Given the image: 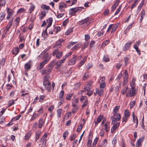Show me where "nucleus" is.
I'll return each mask as SVG.
<instances>
[{
  "label": "nucleus",
  "mask_w": 147,
  "mask_h": 147,
  "mask_svg": "<svg viewBox=\"0 0 147 147\" xmlns=\"http://www.w3.org/2000/svg\"><path fill=\"white\" fill-rule=\"evenodd\" d=\"M105 78L104 77L102 76V77L100 79L99 81V83H105Z\"/></svg>",
  "instance_id": "0e129e2a"
},
{
  "label": "nucleus",
  "mask_w": 147,
  "mask_h": 147,
  "mask_svg": "<svg viewBox=\"0 0 147 147\" xmlns=\"http://www.w3.org/2000/svg\"><path fill=\"white\" fill-rule=\"evenodd\" d=\"M77 43L76 42H69V45L67 46V48L69 49V48L71 46Z\"/></svg>",
  "instance_id": "864d4df0"
},
{
  "label": "nucleus",
  "mask_w": 147,
  "mask_h": 147,
  "mask_svg": "<svg viewBox=\"0 0 147 147\" xmlns=\"http://www.w3.org/2000/svg\"><path fill=\"white\" fill-rule=\"evenodd\" d=\"M63 63V61L61 60H59L56 62V67L57 68L60 67L62 63Z\"/></svg>",
  "instance_id": "f704fd0d"
},
{
  "label": "nucleus",
  "mask_w": 147,
  "mask_h": 147,
  "mask_svg": "<svg viewBox=\"0 0 147 147\" xmlns=\"http://www.w3.org/2000/svg\"><path fill=\"white\" fill-rule=\"evenodd\" d=\"M57 116L58 117H61V109H59L57 110Z\"/></svg>",
  "instance_id": "3c124183"
},
{
  "label": "nucleus",
  "mask_w": 147,
  "mask_h": 147,
  "mask_svg": "<svg viewBox=\"0 0 147 147\" xmlns=\"http://www.w3.org/2000/svg\"><path fill=\"white\" fill-rule=\"evenodd\" d=\"M89 139L88 140V144L87 146L88 147H91V143H92V140H90V137L91 136V133H90L89 135Z\"/></svg>",
  "instance_id": "e433bc0d"
},
{
  "label": "nucleus",
  "mask_w": 147,
  "mask_h": 147,
  "mask_svg": "<svg viewBox=\"0 0 147 147\" xmlns=\"http://www.w3.org/2000/svg\"><path fill=\"white\" fill-rule=\"evenodd\" d=\"M89 20V18L88 17L83 19V27H86L90 24Z\"/></svg>",
  "instance_id": "4468645a"
},
{
  "label": "nucleus",
  "mask_w": 147,
  "mask_h": 147,
  "mask_svg": "<svg viewBox=\"0 0 147 147\" xmlns=\"http://www.w3.org/2000/svg\"><path fill=\"white\" fill-rule=\"evenodd\" d=\"M49 76H45L44 77L43 81V84L45 86V88L48 90V92H49L51 88V84L50 82H49Z\"/></svg>",
  "instance_id": "f257e3e1"
},
{
  "label": "nucleus",
  "mask_w": 147,
  "mask_h": 147,
  "mask_svg": "<svg viewBox=\"0 0 147 147\" xmlns=\"http://www.w3.org/2000/svg\"><path fill=\"white\" fill-rule=\"evenodd\" d=\"M124 116L129 117L130 115L129 112L128 110H125L124 112Z\"/></svg>",
  "instance_id": "49530a36"
},
{
  "label": "nucleus",
  "mask_w": 147,
  "mask_h": 147,
  "mask_svg": "<svg viewBox=\"0 0 147 147\" xmlns=\"http://www.w3.org/2000/svg\"><path fill=\"white\" fill-rule=\"evenodd\" d=\"M47 134H45L42 136L39 140L40 142H42V145L45 147L46 145V144L47 141Z\"/></svg>",
  "instance_id": "f03ea898"
},
{
  "label": "nucleus",
  "mask_w": 147,
  "mask_h": 147,
  "mask_svg": "<svg viewBox=\"0 0 147 147\" xmlns=\"http://www.w3.org/2000/svg\"><path fill=\"white\" fill-rule=\"evenodd\" d=\"M92 83V81L88 82L87 84L84 87V90H83V92L89 90L90 89V87Z\"/></svg>",
  "instance_id": "423d86ee"
},
{
  "label": "nucleus",
  "mask_w": 147,
  "mask_h": 147,
  "mask_svg": "<svg viewBox=\"0 0 147 147\" xmlns=\"http://www.w3.org/2000/svg\"><path fill=\"white\" fill-rule=\"evenodd\" d=\"M124 59L125 61V66H126L129 63V60L130 59V57L129 55L125 57H124Z\"/></svg>",
  "instance_id": "bb28decb"
},
{
  "label": "nucleus",
  "mask_w": 147,
  "mask_h": 147,
  "mask_svg": "<svg viewBox=\"0 0 147 147\" xmlns=\"http://www.w3.org/2000/svg\"><path fill=\"white\" fill-rule=\"evenodd\" d=\"M111 119H112V124H113V125H115V124H116V123L118 121H119V120H117L116 118L114 117L113 116H111Z\"/></svg>",
  "instance_id": "2f4dec72"
},
{
  "label": "nucleus",
  "mask_w": 147,
  "mask_h": 147,
  "mask_svg": "<svg viewBox=\"0 0 147 147\" xmlns=\"http://www.w3.org/2000/svg\"><path fill=\"white\" fill-rule=\"evenodd\" d=\"M135 104V101H133L131 102L130 103V109L132 108L134 106Z\"/></svg>",
  "instance_id": "052dcab7"
},
{
  "label": "nucleus",
  "mask_w": 147,
  "mask_h": 147,
  "mask_svg": "<svg viewBox=\"0 0 147 147\" xmlns=\"http://www.w3.org/2000/svg\"><path fill=\"white\" fill-rule=\"evenodd\" d=\"M132 43L131 42H129L126 43L123 47V50L125 51L127 50L130 48Z\"/></svg>",
  "instance_id": "9b49d317"
},
{
  "label": "nucleus",
  "mask_w": 147,
  "mask_h": 147,
  "mask_svg": "<svg viewBox=\"0 0 147 147\" xmlns=\"http://www.w3.org/2000/svg\"><path fill=\"white\" fill-rule=\"evenodd\" d=\"M119 3V1H117L113 5L111 8V10L112 11H114L116 7L118 5Z\"/></svg>",
  "instance_id": "b1692460"
},
{
  "label": "nucleus",
  "mask_w": 147,
  "mask_h": 147,
  "mask_svg": "<svg viewBox=\"0 0 147 147\" xmlns=\"http://www.w3.org/2000/svg\"><path fill=\"white\" fill-rule=\"evenodd\" d=\"M31 65L29 63H26L24 65V68L26 70H28L30 68Z\"/></svg>",
  "instance_id": "72a5a7b5"
},
{
  "label": "nucleus",
  "mask_w": 147,
  "mask_h": 147,
  "mask_svg": "<svg viewBox=\"0 0 147 147\" xmlns=\"http://www.w3.org/2000/svg\"><path fill=\"white\" fill-rule=\"evenodd\" d=\"M139 1L138 0H136L134 2L133 4L132 5L131 7V9H132L134 8L137 5V3Z\"/></svg>",
  "instance_id": "58836bf2"
},
{
  "label": "nucleus",
  "mask_w": 147,
  "mask_h": 147,
  "mask_svg": "<svg viewBox=\"0 0 147 147\" xmlns=\"http://www.w3.org/2000/svg\"><path fill=\"white\" fill-rule=\"evenodd\" d=\"M73 28L69 29L65 33V35H68L73 32Z\"/></svg>",
  "instance_id": "c9c22d12"
},
{
  "label": "nucleus",
  "mask_w": 147,
  "mask_h": 147,
  "mask_svg": "<svg viewBox=\"0 0 147 147\" xmlns=\"http://www.w3.org/2000/svg\"><path fill=\"white\" fill-rule=\"evenodd\" d=\"M55 64H56V61L55 60H53L51 61L48 65L53 67Z\"/></svg>",
  "instance_id": "c03bdc74"
},
{
  "label": "nucleus",
  "mask_w": 147,
  "mask_h": 147,
  "mask_svg": "<svg viewBox=\"0 0 147 147\" xmlns=\"http://www.w3.org/2000/svg\"><path fill=\"white\" fill-rule=\"evenodd\" d=\"M42 134V132L40 131H36L35 133V142L37 141L40 138V136Z\"/></svg>",
  "instance_id": "f3484780"
},
{
  "label": "nucleus",
  "mask_w": 147,
  "mask_h": 147,
  "mask_svg": "<svg viewBox=\"0 0 147 147\" xmlns=\"http://www.w3.org/2000/svg\"><path fill=\"white\" fill-rule=\"evenodd\" d=\"M119 26L118 24H115L113 25L112 28V29L111 31V33H112L114 32L116 30Z\"/></svg>",
  "instance_id": "4be33fe9"
},
{
  "label": "nucleus",
  "mask_w": 147,
  "mask_h": 147,
  "mask_svg": "<svg viewBox=\"0 0 147 147\" xmlns=\"http://www.w3.org/2000/svg\"><path fill=\"white\" fill-rule=\"evenodd\" d=\"M0 5L1 6L4 5L6 3V1L5 0H1L0 1Z\"/></svg>",
  "instance_id": "69168bd1"
},
{
  "label": "nucleus",
  "mask_w": 147,
  "mask_h": 147,
  "mask_svg": "<svg viewBox=\"0 0 147 147\" xmlns=\"http://www.w3.org/2000/svg\"><path fill=\"white\" fill-rule=\"evenodd\" d=\"M98 138L97 137H96L95 139L94 140V142L92 143V146L94 147H95V146L97 143V142L98 140Z\"/></svg>",
  "instance_id": "a18cd8bd"
},
{
  "label": "nucleus",
  "mask_w": 147,
  "mask_h": 147,
  "mask_svg": "<svg viewBox=\"0 0 147 147\" xmlns=\"http://www.w3.org/2000/svg\"><path fill=\"white\" fill-rule=\"evenodd\" d=\"M78 102V98L75 99L72 102V106L74 107H76Z\"/></svg>",
  "instance_id": "c756f323"
},
{
  "label": "nucleus",
  "mask_w": 147,
  "mask_h": 147,
  "mask_svg": "<svg viewBox=\"0 0 147 147\" xmlns=\"http://www.w3.org/2000/svg\"><path fill=\"white\" fill-rule=\"evenodd\" d=\"M119 125V123H117L116 124L114 125L111 128V132L112 133H114L116 129L118 128Z\"/></svg>",
  "instance_id": "9d476101"
},
{
  "label": "nucleus",
  "mask_w": 147,
  "mask_h": 147,
  "mask_svg": "<svg viewBox=\"0 0 147 147\" xmlns=\"http://www.w3.org/2000/svg\"><path fill=\"white\" fill-rule=\"evenodd\" d=\"M46 15V12L45 11H43L41 12L40 15V19L41 20L45 17Z\"/></svg>",
  "instance_id": "5701e85b"
},
{
  "label": "nucleus",
  "mask_w": 147,
  "mask_h": 147,
  "mask_svg": "<svg viewBox=\"0 0 147 147\" xmlns=\"http://www.w3.org/2000/svg\"><path fill=\"white\" fill-rule=\"evenodd\" d=\"M110 124L108 122H106L103 126L102 129L105 130L106 132H107L110 130Z\"/></svg>",
  "instance_id": "0eeeda50"
},
{
  "label": "nucleus",
  "mask_w": 147,
  "mask_h": 147,
  "mask_svg": "<svg viewBox=\"0 0 147 147\" xmlns=\"http://www.w3.org/2000/svg\"><path fill=\"white\" fill-rule=\"evenodd\" d=\"M145 10H143L141 12L139 13V15H140V22L141 23L142 20L145 17Z\"/></svg>",
  "instance_id": "dca6fc26"
},
{
  "label": "nucleus",
  "mask_w": 147,
  "mask_h": 147,
  "mask_svg": "<svg viewBox=\"0 0 147 147\" xmlns=\"http://www.w3.org/2000/svg\"><path fill=\"white\" fill-rule=\"evenodd\" d=\"M69 134V133L68 131H65L64 132L63 134V138L64 140H65L66 138V136L68 135Z\"/></svg>",
  "instance_id": "de8ad7c7"
},
{
  "label": "nucleus",
  "mask_w": 147,
  "mask_h": 147,
  "mask_svg": "<svg viewBox=\"0 0 147 147\" xmlns=\"http://www.w3.org/2000/svg\"><path fill=\"white\" fill-rule=\"evenodd\" d=\"M19 51V49L18 48H15L12 51V54H15V55H16L18 53Z\"/></svg>",
  "instance_id": "ea45409f"
},
{
  "label": "nucleus",
  "mask_w": 147,
  "mask_h": 147,
  "mask_svg": "<svg viewBox=\"0 0 147 147\" xmlns=\"http://www.w3.org/2000/svg\"><path fill=\"white\" fill-rule=\"evenodd\" d=\"M35 7L34 5L32 4H31V6L29 9L30 13H31L34 10Z\"/></svg>",
  "instance_id": "a19ab883"
},
{
  "label": "nucleus",
  "mask_w": 147,
  "mask_h": 147,
  "mask_svg": "<svg viewBox=\"0 0 147 147\" xmlns=\"http://www.w3.org/2000/svg\"><path fill=\"white\" fill-rule=\"evenodd\" d=\"M47 29L45 30L42 33V36L44 37H45L47 36Z\"/></svg>",
  "instance_id": "5fc2aeb1"
},
{
  "label": "nucleus",
  "mask_w": 147,
  "mask_h": 147,
  "mask_svg": "<svg viewBox=\"0 0 147 147\" xmlns=\"http://www.w3.org/2000/svg\"><path fill=\"white\" fill-rule=\"evenodd\" d=\"M83 107L87 106L88 104V100H87V97L85 96H83Z\"/></svg>",
  "instance_id": "cd10ccee"
},
{
  "label": "nucleus",
  "mask_w": 147,
  "mask_h": 147,
  "mask_svg": "<svg viewBox=\"0 0 147 147\" xmlns=\"http://www.w3.org/2000/svg\"><path fill=\"white\" fill-rule=\"evenodd\" d=\"M128 87L127 86H125L121 90V93L123 95H124L125 93H127V90H128Z\"/></svg>",
  "instance_id": "4c0bfd02"
},
{
  "label": "nucleus",
  "mask_w": 147,
  "mask_h": 147,
  "mask_svg": "<svg viewBox=\"0 0 147 147\" xmlns=\"http://www.w3.org/2000/svg\"><path fill=\"white\" fill-rule=\"evenodd\" d=\"M64 92L63 90H61L59 94V97L61 98L64 94Z\"/></svg>",
  "instance_id": "680f3d73"
},
{
  "label": "nucleus",
  "mask_w": 147,
  "mask_h": 147,
  "mask_svg": "<svg viewBox=\"0 0 147 147\" xmlns=\"http://www.w3.org/2000/svg\"><path fill=\"white\" fill-rule=\"evenodd\" d=\"M44 124V122L42 118L39 119L38 122V126L40 128H41Z\"/></svg>",
  "instance_id": "aec40b11"
},
{
  "label": "nucleus",
  "mask_w": 147,
  "mask_h": 147,
  "mask_svg": "<svg viewBox=\"0 0 147 147\" xmlns=\"http://www.w3.org/2000/svg\"><path fill=\"white\" fill-rule=\"evenodd\" d=\"M47 63V62L43 60V61L40 63L39 66L38 67V68L39 69H42L44 65Z\"/></svg>",
  "instance_id": "a878e982"
},
{
  "label": "nucleus",
  "mask_w": 147,
  "mask_h": 147,
  "mask_svg": "<svg viewBox=\"0 0 147 147\" xmlns=\"http://www.w3.org/2000/svg\"><path fill=\"white\" fill-rule=\"evenodd\" d=\"M128 117L124 116L122 119V122H125V123L127 121Z\"/></svg>",
  "instance_id": "e2e57ef3"
},
{
  "label": "nucleus",
  "mask_w": 147,
  "mask_h": 147,
  "mask_svg": "<svg viewBox=\"0 0 147 147\" xmlns=\"http://www.w3.org/2000/svg\"><path fill=\"white\" fill-rule=\"evenodd\" d=\"M109 42V40H106L103 42L102 44V47H103L104 46H105V45L108 44Z\"/></svg>",
  "instance_id": "8fccbe9b"
},
{
  "label": "nucleus",
  "mask_w": 147,
  "mask_h": 147,
  "mask_svg": "<svg viewBox=\"0 0 147 147\" xmlns=\"http://www.w3.org/2000/svg\"><path fill=\"white\" fill-rule=\"evenodd\" d=\"M53 55L54 56L55 55L57 59H60L62 56L63 55V52L61 51L58 52V50L57 49H55L53 52Z\"/></svg>",
  "instance_id": "7ed1b4c3"
},
{
  "label": "nucleus",
  "mask_w": 147,
  "mask_h": 147,
  "mask_svg": "<svg viewBox=\"0 0 147 147\" xmlns=\"http://www.w3.org/2000/svg\"><path fill=\"white\" fill-rule=\"evenodd\" d=\"M45 96L44 95H40L39 96V101L40 102H42Z\"/></svg>",
  "instance_id": "09e8293b"
},
{
  "label": "nucleus",
  "mask_w": 147,
  "mask_h": 147,
  "mask_svg": "<svg viewBox=\"0 0 147 147\" xmlns=\"http://www.w3.org/2000/svg\"><path fill=\"white\" fill-rule=\"evenodd\" d=\"M67 7L66 5L64 2H62L59 3V9L61 12H65L64 8Z\"/></svg>",
  "instance_id": "20e7f679"
},
{
  "label": "nucleus",
  "mask_w": 147,
  "mask_h": 147,
  "mask_svg": "<svg viewBox=\"0 0 147 147\" xmlns=\"http://www.w3.org/2000/svg\"><path fill=\"white\" fill-rule=\"evenodd\" d=\"M41 8L43 9L48 10L50 9V7L49 6H47L45 4L42 5L41 7Z\"/></svg>",
  "instance_id": "79ce46f5"
},
{
  "label": "nucleus",
  "mask_w": 147,
  "mask_h": 147,
  "mask_svg": "<svg viewBox=\"0 0 147 147\" xmlns=\"http://www.w3.org/2000/svg\"><path fill=\"white\" fill-rule=\"evenodd\" d=\"M5 17V14L4 12H1L0 13V22H1Z\"/></svg>",
  "instance_id": "473e14b6"
},
{
  "label": "nucleus",
  "mask_w": 147,
  "mask_h": 147,
  "mask_svg": "<svg viewBox=\"0 0 147 147\" xmlns=\"http://www.w3.org/2000/svg\"><path fill=\"white\" fill-rule=\"evenodd\" d=\"M51 57L49 55L48 53H47L46 54L44 55L42 58V59L47 63L49 61Z\"/></svg>",
  "instance_id": "1a4fd4ad"
},
{
  "label": "nucleus",
  "mask_w": 147,
  "mask_h": 147,
  "mask_svg": "<svg viewBox=\"0 0 147 147\" xmlns=\"http://www.w3.org/2000/svg\"><path fill=\"white\" fill-rule=\"evenodd\" d=\"M144 139V137L139 138L137 141L136 143V147H140L142 145V142H143Z\"/></svg>",
  "instance_id": "ddd939ff"
},
{
  "label": "nucleus",
  "mask_w": 147,
  "mask_h": 147,
  "mask_svg": "<svg viewBox=\"0 0 147 147\" xmlns=\"http://www.w3.org/2000/svg\"><path fill=\"white\" fill-rule=\"evenodd\" d=\"M103 60L106 62H108L109 61V58L107 55H104L103 58Z\"/></svg>",
  "instance_id": "37998d69"
},
{
  "label": "nucleus",
  "mask_w": 147,
  "mask_h": 147,
  "mask_svg": "<svg viewBox=\"0 0 147 147\" xmlns=\"http://www.w3.org/2000/svg\"><path fill=\"white\" fill-rule=\"evenodd\" d=\"M39 115L38 114H36L35 113H34L31 119V121H32L35 119H36L39 116Z\"/></svg>",
  "instance_id": "c85d7f7f"
},
{
  "label": "nucleus",
  "mask_w": 147,
  "mask_h": 147,
  "mask_svg": "<svg viewBox=\"0 0 147 147\" xmlns=\"http://www.w3.org/2000/svg\"><path fill=\"white\" fill-rule=\"evenodd\" d=\"M14 103V101L13 100H11L9 101L8 103V107H9L13 105Z\"/></svg>",
  "instance_id": "338daca9"
},
{
  "label": "nucleus",
  "mask_w": 147,
  "mask_h": 147,
  "mask_svg": "<svg viewBox=\"0 0 147 147\" xmlns=\"http://www.w3.org/2000/svg\"><path fill=\"white\" fill-rule=\"evenodd\" d=\"M90 37L88 34H85V39L86 41H89V40Z\"/></svg>",
  "instance_id": "4d7b16f0"
},
{
  "label": "nucleus",
  "mask_w": 147,
  "mask_h": 147,
  "mask_svg": "<svg viewBox=\"0 0 147 147\" xmlns=\"http://www.w3.org/2000/svg\"><path fill=\"white\" fill-rule=\"evenodd\" d=\"M80 86V83H77L74 86V89L75 90H77L78 89Z\"/></svg>",
  "instance_id": "603ef678"
},
{
  "label": "nucleus",
  "mask_w": 147,
  "mask_h": 147,
  "mask_svg": "<svg viewBox=\"0 0 147 147\" xmlns=\"http://www.w3.org/2000/svg\"><path fill=\"white\" fill-rule=\"evenodd\" d=\"M13 20L12 19L11 20H10L7 26L4 27L3 29L5 32H7L9 31V30L11 26V25L13 23Z\"/></svg>",
  "instance_id": "39448f33"
},
{
  "label": "nucleus",
  "mask_w": 147,
  "mask_h": 147,
  "mask_svg": "<svg viewBox=\"0 0 147 147\" xmlns=\"http://www.w3.org/2000/svg\"><path fill=\"white\" fill-rule=\"evenodd\" d=\"M77 60L76 56L74 55L73 57L69 61L68 64L69 65H72L75 64Z\"/></svg>",
  "instance_id": "6e6552de"
},
{
  "label": "nucleus",
  "mask_w": 147,
  "mask_h": 147,
  "mask_svg": "<svg viewBox=\"0 0 147 147\" xmlns=\"http://www.w3.org/2000/svg\"><path fill=\"white\" fill-rule=\"evenodd\" d=\"M7 12L8 13V15L7 17V19H9L13 15L14 11H13L12 10L7 8Z\"/></svg>",
  "instance_id": "2eb2a0df"
},
{
  "label": "nucleus",
  "mask_w": 147,
  "mask_h": 147,
  "mask_svg": "<svg viewBox=\"0 0 147 147\" xmlns=\"http://www.w3.org/2000/svg\"><path fill=\"white\" fill-rule=\"evenodd\" d=\"M72 95L73 94H67L66 97V99L68 100H70Z\"/></svg>",
  "instance_id": "6e6d98bb"
},
{
  "label": "nucleus",
  "mask_w": 147,
  "mask_h": 147,
  "mask_svg": "<svg viewBox=\"0 0 147 147\" xmlns=\"http://www.w3.org/2000/svg\"><path fill=\"white\" fill-rule=\"evenodd\" d=\"M120 108L119 106H115L114 108L113 111V115L114 116H115L117 115V112L119 111V109Z\"/></svg>",
  "instance_id": "a211bd4d"
},
{
  "label": "nucleus",
  "mask_w": 147,
  "mask_h": 147,
  "mask_svg": "<svg viewBox=\"0 0 147 147\" xmlns=\"http://www.w3.org/2000/svg\"><path fill=\"white\" fill-rule=\"evenodd\" d=\"M63 40H62L60 39L58 40L55 44L54 47L57 48H60L61 47V44L62 43Z\"/></svg>",
  "instance_id": "6ab92c4d"
},
{
  "label": "nucleus",
  "mask_w": 147,
  "mask_h": 147,
  "mask_svg": "<svg viewBox=\"0 0 147 147\" xmlns=\"http://www.w3.org/2000/svg\"><path fill=\"white\" fill-rule=\"evenodd\" d=\"M41 73L42 75H45V76H49V71H47L46 69L45 70H42L41 71Z\"/></svg>",
  "instance_id": "393cba45"
},
{
  "label": "nucleus",
  "mask_w": 147,
  "mask_h": 147,
  "mask_svg": "<svg viewBox=\"0 0 147 147\" xmlns=\"http://www.w3.org/2000/svg\"><path fill=\"white\" fill-rule=\"evenodd\" d=\"M132 118L133 121L134 123L137 122H138V119L136 116H135L134 112H132Z\"/></svg>",
  "instance_id": "7c9ffc66"
},
{
  "label": "nucleus",
  "mask_w": 147,
  "mask_h": 147,
  "mask_svg": "<svg viewBox=\"0 0 147 147\" xmlns=\"http://www.w3.org/2000/svg\"><path fill=\"white\" fill-rule=\"evenodd\" d=\"M77 12V10L76 7L70 9L69 10V14L71 16H74Z\"/></svg>",
  "instance_id": "f8f14e48"
},
{
  "label": "nucleus",
  "mask_w": 147,
  "mask_h": 147,
  "mask_svg": "<svg viewBox=\"0 0 147 147\" xmlns=\"http://www.w3.org/2000/svg\"><path fill=\"white\" fill-rule=\"evenodd\" d=\"M135 93V90H131V92L130 93V96L131 97L133 96Z\"/></svg>",
  "instance_id": "774afa93"
},
{
  "label": "nucleus",
  "mask_w": 147,
  "mask_h": 147,
  "mask_svg": "<svg viewBox=\"0 0 147 147\" xmlns=\"http://www.w3.org/2000/svg\"><path fill=\"white\" fill-rule=\"evenodd\" d=\"M96 92L98 94L99 96H101L103 92V89H100L99 90L98 89L96 88Z\"/></svg>",
  "instance_id": "412c9836"
},
{
  "label": "nucleus",
  "mask_w": 147,
  "mask_h": 147,
  "mask_svg": "<svg viewBox=\"0 0 147 147\" xmlns=\"http://www.w3.org/2000/svg\"><path fill=\"white\" fill-rule=\"evenodd\" d=\"M131 89L129 88H128V90H127L126 94V97L130 96V93L131 92Z\"/></svg>",
  "instance_id": "13d9d810"
},
{
  "label": "nucleus",
  "mask_w": 147,
  "mask_h": 147,
  "mask_svg": "<svg viewBox=\"0 0 147 147\" xmlns=\"http://www.w3.org/2000/svg\"><path fill=\"white\" fill-rule=\"evenodd\" d=\"M103 116L102 115H99L98 117L97 121L98 122H100L103 118Z\"/></svg>",
  "instance_id": "bf43d9fd"
}]
</instances>
